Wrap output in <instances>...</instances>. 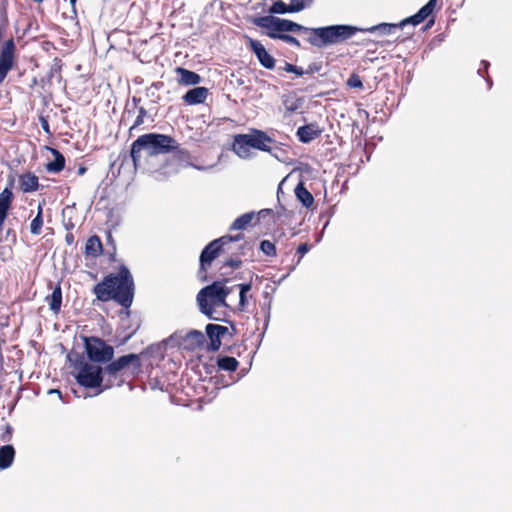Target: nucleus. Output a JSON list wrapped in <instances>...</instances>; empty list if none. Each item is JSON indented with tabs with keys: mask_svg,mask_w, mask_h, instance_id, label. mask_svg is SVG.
I'll use <instances>...</instances> for the list:
<instances>
[{
	"mask_svg": "<svg viewBox=\"0 0 512 512\" xmlns=\"http://www.w3.org/2000/svg\"><path fill=\"white\" fill-rule=\"evenodd\" d=\"M141 366L140 355L135 353L122 355L104 367L81 361L75 366L77 369L75 379L81 387L100 388L98 392L100 393L113 386L119 373L138 374L141 371Z\"/></svg>",
	"mask_w": 512,
	"mask_h": 512,
	"instance_id": "obj_1",
	"label": "nucleus"
},
{
	"mask_svg": "<svg viewBox=\"0 0 512 512\" xmlns=\"http://www.w3.org/2000/svg\"><path fill=\"white\" fill-rule=\"evenodd\" d=\"M134 290L135 284L132 274L124 264L119 266L117 273L106 275L92 289L97 300L101 302L114 300L126 309L132 305Z\"/></svg>",
	"mask_w": 512,
	"mask_h": 512,
	"instance_id": "obj_2",
	"label": "nucleus"
},
{
	"mask_svg": "<svg viewBox=\"0 0 512 512\" xmlns=\"http://www.w3.org/2000/svg\"><path fill=\"white\" fill-rule=\"evenodd\" d=\"M176 148V139L172 136L160 133H147L139 136L131 144L130 156L134 167L137 168L141 163L143 152L152 157L171 153Z\"/></svg>",
	"mask_w": 512,
	"mask_h": 512,
	"instance_id": "obj_3",
	"label": "nucleus"
},
{
	"mask_svg": "<svg viewBox=\"0 0 512 512\" xmlns=\"http://www.w3.org/2000/svg\"><path fill=\"white\" fill-rule=\"evenodd\" d=\"M358 29L349 25H332L321 28H308L301 25L296 32L301 33L304 40L312 46L321 48L340 43L352 37Z\"/></svg>",
	"mask_w": 512,
	"mask_h": 512,
	"instance_id": "obj_4",
	"label": "nucleus"
},
{
	"mask_svg": "<svg viewBox=\"0 0 512 512\" xmlns=\"http://www.w3.org/2000/svg\"><path fill=\"white\" fill-rule=\"evenodd\" d=\"M276 141L266 132L252 128L249 134H237L233 139L234 152L246 158L250 154V148H254L263 152H271L272 146Z\"/></svg>",
	"mask_w": 512,
	"mask_h": 512,
	"instance_id": "obj_5",
	"label": "nucleus"
},
{
	"mask_svg": "<svg viewBox=\"0 0 512 512\" xmlns=\"http://www.w3.org/2000/svg\"><path fill=\"white\" fill-rule=\"evenodd\" d=\"M229 292L230 289L220 281L202 288L197 294L200 311L209 318L215 319L213 317L215 307L226 305L225 300Z\"/></svg>",
	"mask_w": 512,
	"mask_h": 512,
	"instance_id": "obj_6",
	"label": "nucleus"
},
{
	"mask_svg": "<svg viewBox=\"0 0 512 512\" xmlns=\"http://www.w3.org/2000/svg\"><path fill=\"white\" fill-rule=\"evenodd\" d=\"M85 353L92 364H109L114 361V347L97 336H83Z\"/></svg>",
	"mask_w": 512,
	"mask_h": 512,
	"instance_id": "obj_7",
	"label": "nucleus"
},
{
	"mask_svg": "<svg viewBox=\"0 0 512 512\" xmlns=\"http://www.w3.org/2000/svg\"><path fill=\"white\" fill-rule=\"evenodd\" d=\"M244 238L242 233H238L234 236L225 235L218 239L211 241L200 254V272L206 273L207 267L211 265L222 252H224V246L234 242L240 241Z\"/></svg>",
	"mask_w": 512,
	"mask_h": 512,
	"instance_id": "obj_8",
	"label": "nucleus"
},
{
	"mask_svg": "<svg viewBox=\"0 0 512 512\" xmlns=\"http://www.w3.org/2000/svg\"><path fill=\"white\" fill-rule=\"evenodd\" d=\"M15 62V44L13 39L7 40L0 51V85L13 68Z\"/></svg>",
	"mask_w": 512,
	"mask_h": 512,
	"instance_id": "obj_9",
	"label": "nucleus"
},
{
	"mask_svg": "<svg viewBox=\"0 0 512 512\" xmlns=\"http://www.w3.org/2000/svg\"><path fill=\"white\" fill-rule=\"evenodd\" d=\"M272 213L271 209H262L258 213L248 212L244 213L234 220L230 230H243L249 226H256L260 223V217Z\"/></svg>",
	"mask_w": 512,
	"mask_h": 512,
	"instance_id": "obj_10",
	"label": "nucleus"
},
{
	"mask_svg": "<svg viewBox=\"0 0 512 512\" xmlns=\"http://www.w3.org/2000/svg\"><path fill=\"white\" fill-rule=\"evenodd\" d=\"M229 332L226 326L219 324H208L206 326V334L209 338L208 349L211 351H218L221 347V338Z\"/></svg>",
	"mask_w": 512,
	"mask_h": 512,
	"instance_id": "obj_11",
	"label": "nucleus"
},
{
	"mask_svg": "<svg viewBox=\"0 0 512 512\" xmlns=\"http://www.w3.org/2000/svg\"><path fill=\"white\" fill-rule=\"evenodd\" d=\"M248 47L256 55L258 61L264 68L273 69L275 67V59L267 52L260 41L249 39Z\"/></svg>",
	"mask_w": 512,
	"mask_h": 512,
	"instance_id": "obj_12",
	"label": "nucleus"
},
{
	"mask_svg": "<svg viewBox=\"0 0 512 512\" xmlns=\"http://www.w3.org/2000/svg\"><path fill=\"white\" fill-rule=\"evenodd\" d=\"M436 3H437L436 0H429L416 14L403 20L401 22V25H406V24H412L414 26L419 25L420 23H422L423 21H425L427 18H429L432 15V13L436 7Z\"/></svg>",
	"mask_w": 512,
	"mask_h": 512,
	"instance_id": "obj_13",
	"label": "nucleus"
},
{
	"mask_svg": "<svg viewBox=\"0 0 512 512\" xmlns=\"http://www.w3.org/2000/svg\"><path fill=\"white\" fill-rule=\"evenodd\" d=\"M14 200V194L8 187L4 188L0 193V232L3 230L5 220L8 216Z\"/></svg>",
	"mask_w": 512,
	"mask_h": 512,
	"instance_id": "obj_14",
	"label": "nucleus"
},
{
	"mask_svg": "<svg viewBox=\"0 0 512 512\" xmlns=\"http://www.w3.org/2000/svg\"><path fill=\"white\" fill-rule=\"evenodd\" d=\"M209 95V90L206 87H195L188 90L182 97L187 105L202 104L206 101Z\"/></svg>",
	"mask_w": 512,
	"mask_h": 512,
	"instance_id": "obj_15",
	"label": "nucleus"
},
{
	"mask_svg": "<svg viewBox=\"0 0 512 512\" xmlns=\"http://www.w3.org/2000/svg\"><path fill=\"white\" fill-rule=\"evenodd\" d=\"M322 133V130L316 123H310L301 126L297 129L296 135L300 142L309 143L312 140L318 138Z\"/></svg>",
	"mask_w": 512,
	"mask_h": 512,
	"instance_id": "obj_16",
	"label": "nucleus"
},
{
	"mask_svg": "<svg viewBox=\"0 0 512 512\" xmlns=\"http://www.w3.org/2000/svg\"><path fill=\"white\" fill-rule=\"evenodd\" d=\"M103 253V245L98 235L90 236L84 248V255L86 258H97Z\"/></svg>",
	"mask_w": 512,
	"mask_h": 512,
	"instance_id": "obj_17",
	"label": "nucleus"
},
{
	"mask_svg": "<svg viewBox=\"0 0 512 512\" xmlns=\"http://www.w3.org/2000/svg\"><path fill=\"white\" fill-rule=\"evenodd\" d=\"M19 186L23 193L35 192L39 189V179L32 172L19 175Z\"/></svg>",
	"mask_w": 512,
	"mask_h": 512,
	"instance_id": "obj_18",
	"label": "nucleus"
},
{
	"mask_svg": "<svg viewBox=\"0 0 512 512\" xmlns=\"http://www.w3.org/2000/svg\"><path fill=\"white\" fill-rule=\"evenodd\" d=\"M175 73L179 76L177 79L180 85L189 86L197 85L201 82V76L196 72L190 71L183 67H176Z\"/></svg>",
	"mask_w": 512,
	"mask_h": 512,
	"instance_id": "obj_19",
	"label": "nucleus"
},
{
	"mask_svg": "<svg viewBox=\"0 0 512 512\" xmlns=\"http://www.w3.org/2000/svg\"><path fill=\"white\" fill-rule=\"evenodd\" d=\"M45 301L48 304L50 310L55 314H58L62 305V289L61 284L58 282L54 287L52 293L45 297Z\"/></svg>",
	"mask_w": 512,
	"mask_h": 512,
	"instance_id": "obj_20",
	"label": "nucleus"
},
{
	"mask_svg": "<svg viewBox=\"0 0 512 512\" xmlns=\"http://www.w3.org/2000/svg\"><path fill=\"white\" fill-rule=\"evenodd\" d=\"M253 23L261 28H265L268 30L266 33L270 38V34H279L277 32V17L274 16H261L257 17L253 20Z\"/></svg>",
	"mask_w": 512,
	"mask_h": 512,
	"instance_id": "obj_21",
	"label": "nucleus"
},
{
	"mask_svg": "<svg viewBox=\"0 0 512 512\" xmlns=\"http://www.w3.org/2000/svg\"><path fill=\"white\" fill-rule=\"evenodd\" d=\"M51 152L54 156V160L48 162L45 168L50 173H59L65 168V157L57 149L52 148Z\"/></svg>",
	"mask_w": 512,
	"mask_h": 512,
	"instance_id": "obj_22",
	"label": "nucleus"
},
{
	"mask_svg": "<svg viewBox=\"0 0 512 512\" xmlns=\"http://www.w3.org/2000/svg\"><path fill=\"white\" fill-rule=\"evenodd\" d=\"M216 366L220 371L234 372L239 367V361L231 356L219 355L216 360Z\"/></svg>",
	"mask_w": 512,
	"mask_h": 512,
	"instance_id": "obj_23",
	"label": "nucleus"
},
{
	"mask_svg": "<svg viewBox=\"0 0 512 512\" xmlns=\"http://www.w3.org/2000/svg\"><path fill=\"white\" fill-rule=\"evenodd\" d=\"M295 195L305 208H310L314 203L313 195L308 191L303 182L295 187Z\"/></svg>",
	"mask_w": 512,
	"mask_h": 512,
	"instance_id": "obj_24",
	"label": "nucleus"
},
{
	"mask_svg": "<svg viewBox=\"0 0 512 512\" xmlns=\"http://www.w3.org/2000/svg\"><path fill=\"white\" fill-rule=\"evenodd\" d=\"M15 456L12 445H4L0 448V468L6 469L11 466Z\"/></svg>",
	"mask_w": 512,
	"mask_h": 512,
	"instance_id": "obj_25",
	"label": "nucleus"
},
{
	"mask_svg": "<svg viewBox=\"0 0 512 512\" xmlns=\"http://www.w3.org/2000/svg\"><path fill=\"white\" fill-rule=\"evenodd\" d=\"M185 342L188 343L190 349H195L203 345L205 336L201 331L192 330L186 335Z\"/></svg>",
	"mask_w": 512,
	"mask_h": 512,
	"instance_id": "obj_26",
	"label": "nucleus"
},
{
	"mask_svg": "<svg viewBox=\"0 0 512 512\" xmlns=\"http://www.w3.org/2000/svg\"><path fill=\"white\" fill-rule=\"evenodd\" d=\"M301 29V25L288 19L277 17V32L285 34V32H296Z\"/></svg>",
	"mask_w": 512,
	"mask_h": 512,
	"instance_id": "obj_27",
	"label": "nucleus"
},
{
	"mask_svg": "<svg viewBox=\"0 0 512 512\" xmlns=\"http://www.w3.org/2000/svg\"><path fill=\"white\" fill-rule=\"evenodd\" d=\"M43 224H44L43 208H42L41 204H39L37 215L34 217V219H32V221L30 223V232L33 235H39L42 231Z\"/></svg>",
	"mask_w": 512,
	"mask_h": 512,
	"instance_id": "obj_28",
	"label": "nucleus"
},
{
	"mask_svg": "<svg viewBox=\"0 0 512 512\" xmlns=\"http://www.w3.org/2000/svg\"><path fill=\"white\" fill-rule=\"evenodd\" d=\"M402 26L403 25H401V22L399 24L381 23V24H378V25H375V26H372V27L366 29V31H369V32L378 31L381 34L386 35V34H391V33L395 32V30H397L398 28H400Z\"/></svg>",
	"mask_w": 512,
	"mask_h": 512,
	"instance_id": "obj_29",
	"label": "nucleus"
},
{
	"mask_svg": "<svg viewBox=\"0 0 512 512\" xmlns=\"http://www.w3.org/2000/svg\"><path fill=\"white\" fill-rule=\"evenodd\" d=\"M284 105V116H291L294 112H296L301 106L300 99L287 98L283 101Z\"/></svg>",
	"mask_w": 512,
	"mask_h": 512,
	"instance_id": "obj_30",
	"label": "nucleus"
},
{
	"mask_svg": "<svg viewBox=\"0 0 512 512\" xmlns=\"http://www.w3.org/2000/svg\"><path fill=\"white\" fill-rule=\"evenodd\" d=\"M176 149H173L171 153L174 154V157L180 161L189 163L191 160V154L187 149L181 148L180 144L176 141Z\"/></svg>",
	"mask_w": 512,
	"mask_h": 512,
	"instance_id": "obj_31",
	"label": "nucleus"
},
{
	"mask_svg": "<svg viewBox=\"0 0 512 512\" xmlns=\"http://www.w3.org/2000/svg\"><path fill=\"white\" fill-rule=\"evenodd\" d=\"M270 38L282 40L285 43L295 46V47H298V48L301 46L299 40L296 37L289 35V34H274L273 33V34H270Z\"/></svg>",
	"mask_w": 512,
	"mask_h": 512,
	"instance_id": "obj_32",
	"label": "nucleus"
},
{
	"mask_svg": "<svg viewBox=\"0 0 512 512\" xmlns=\"http://www.w3.org/2000/svg\"><path fill=\"white\" fill-rule=\"evenodd\" d=\"M260 250L269 257H275L277 254L276 246L269 240H262L260 243Z\"/></svg>",
	"mask_w": 512,
	"mask_h": 512,
	"instance_id": "obj_33",
	"label": "nucleus"
},
{
	"mask_svg": "<svg viewBox=\"0 0 512 512\" xmlns=\"http://www.w3.org/2000/svg\"><path fill=\"white\" fill-rule=\"evenodd\" d=\"M269 11L273 14L290 13V7L285 2L278 0L272 4Z\"/></svg>",
	"mask_w": 512,
	"mask_h": 512,
	"instance_id": "obj_34",
	"label": "nucleus"
},
{
	"mask_svg": "<svg viewBox=\"0 0 512 512\" xmlns=\"http://www.w3.org/2000/svg\"><path fill=\"white\" fill-rule=\"evenodd\" d=\"M349 88L363 89V82L357 73H352L346 81Z\"/></svg>",
	"mask_w": 512,
	"mask_h": 512,
	"instance_id": "obj_35",
	"label": "nucleus"
},
{
	"mask_svg": "<svg viewBox=\"0 0 512 512\" xmlns=\"http://www.w3.org/2000/svg\"><path fill=\"white\" fill-rule=\"evenodd\" d=\"M313 0H291L288 5L290 7V13L299 12L309 5Z\"/></svg>",
	"mask_w": 512,
	"mask_h": 512,
	"instance_id": "obj_36",
	"label": "nucleus"
},
{
	"mask_svg": "<svg viewBox=\"0 0 512 512\" xmlns=\"http://www.w3.org/2000/svg\"><path fill=\"white\" fill-rule=\"evenodd\" d=\"M147 116V110L144 107H138V115L133 123V125L129 128V132L138 128L144 123V119Z\"/></svg>",
	"mask_w": 512,
	"mask_h": 512,
	"instance_id": "obj_37",
	"label": "nucleus"
},
{
	"mask_svg": "<svg viewBox=\"0 0 512 512\" xmlns=\"http://www.w3.org/2000/svg\"><path fill=\"white\" fill-rule=\"evenodd\" d=\"M65 227L68 230V232L65 235V242H66V244L68 246H72V245L75 244V236L71 232V229L74 227V224L73 223H69V224H66Z\"/></svg>",
	"mask_w": 512,
	"mask_h": 512,
	"instance_id": "obj_38",
	"label": "nucleus"
},
{
	"mask_svg": "<svg viewBox=\"0 0 512 512\" xmlns=\"http://www.w3.org/2000/svg\"><path fill=\"white\" fill-rule=\"evenodd\" d=\"M311 246L308 243H302L298 246L296 255L298 256L297 263H300L304 255L310 250Z\"/></svg>",
	"mask_w": 512,
	"mask_h": 512,
	"instance_id": "obj_39",
	"label": "nucleus"
},
{
	"mask_svg": "<svg viewBox=\"0 0 512 512\" xmlns=\"http://www.w3.org/2000/svg\"><path fill=\"white\" fill-rule=\"evenodd\" d=\"M286 72L288 73H294L298 76H302L303 75V69L301 67H298L296 65H293L291 63H285V66L283 68Z\"/></svg>",
	"mask_w": 512,
	"mask_h": 512,
	"instance_id": "obj_40",
	"label": "nucleus"
},
{
	"mask_svg": "<svg viewBox=\"0 0 512 512\" xmlns=\"http://www.w3.org/2000/svg\"><path fill=\"white\" fill-rule=\"evenodd\" d=\"M242 265V261L240 259L230 258L225 263L224 266L230 267L232 269H238Z\"/></svg>",
	"mask_w": 512,
	"mask_h": 512,
	"instance_id": "obj_41",
	"label": "nucleus"
},
{
	"mask_svg": "<svg viewBox=\"0 0 512 512\" xmlns=\"http://www.w3.org/2000/svg\"><path fill=\"white\" fill-rule=\"evenodd\" d=\"M238 287H239L240 294H246L247 292H249L251 290L252 285H251V283H243V284H239Z\"/></svg>",
	"mask_w": 512,
	"mask_h": 512,
	"instance_id": "obj_42",
	"label": "nucleus"
},
{
	"mask_svg": "<svg viewBox=\"0 0 512 512\" xmlns=\"http://www.w3.org/2000/svg\"><path fill=\"white\" fill-rule=\"evenodd\" d=\"M246 303H247V300H246V294H240L239 293V304H238V309L240 311H243L246 307Z\"/></svg>",
	"mask_w": 512,
	"mask_h": 512,
	"instance_id": "obj_43",
	"label": "nucleus"
},
{
	"mask_svg": "<svg viewBox=\"0 0 512 512\" xmlns=\"http://www.w3.org/2000/svg\"><path fill=\"white\" fill-rule=\"evenodd\" d=\"M41 126L43 128V130L47 133H50V129H49V123L48 121L45 119V118H41Z\"/></svg>",
	"mask_w": 512,
	"mask_h": 512,
	"instance_id": "obj_44",
	"label": "nucleus"
},
{
	"mask_svg": "<svg viewBox=\"0 0 512 512\" xmlns=\"http://www.w3.org/2000/svg\"><path fill=\"white\" fill-rule=\"evenodd\" d=\"M86 171H87V168L85 166H80L78 168V172L77 173H78L79 176H82V175H84L86 173Z\"/></svg>",
	"mask_w": 512,
	"mask_h": 512,
	"instance_id": "obj_45",
	"label": "nucleus"
},
{
	"mask_svg": "<svg viewBox=\"0 0 512 512\" xmlns=\"http://www.w3.org/2000/svg\"><path fill=\"white\" fill-rule=\"evenodd\" d=\"M132 101H133V103H134L135 107H137V105H138V103L141 101V99H140V98H137V97H133Z\"/></svg>",
	"mask_w": 512,
	"mask_h": 512,
	"instance_id": "obj_46",
	"label": "nucleus"
},
{
	"mask_svg": "<svg viewBox=\"0 0 512 512\" xmlns=\"http://www.w3.org/2000/svg\"><path fill=\"white\" fill-rule=\"evenodd\" d=\"M433 24H434V18L432 17L431 19H429V21H428V23H427L426 27H428V28H429V27H431Z\"/></svg>",
	"mask_w": 512,
	"mask_h": 512,
	"instance_id": "obj_47",
	"label": "nucleus"
},
{
	"mask_svg": "<svg viewBox=\"0 0 512 512\" xmlns=\"http://www.w3.org/2000/svg\"><path fill=\"white\" fill-rule=\"evenodd\" d=\"M6 432L10 435L12 432V427L10 425L6 426Z\"/></svg>",
	"mask_w": 512,
	"mask_h": 512,
	"instance_id": "obj_48",
	"label": "nucleus"
},
{
	"mask_svg": "<svg viewBox=\"0 0 512 512\" xmlns=\"http://www.w3.org/2000/svg\"><path fill=\"white\" fill-rule=\"evenodd\" d=\"M76 2H77V0H70V4L72 5V7H75Z\"/></svg>",
	"mask_w": 512,
	"mask_h": 512,
	"instance_id": "obj_49",
	"label": "nucleus"
},
{
	"mask_svg": "<svg viewBox=\"0 0 512 512\" xmlns=\"http://www.w3.org/2000/svg\"><path fill=\"white\" fill-rule=\"evenodd\" d=\"M36 3H42L44 0H33Z\"/></svg>",
	"mask_w": 512,
	"mask_h": 512,
	"instance_id": "obj_50",
	"label": "nucleus"
}]
</instances>
